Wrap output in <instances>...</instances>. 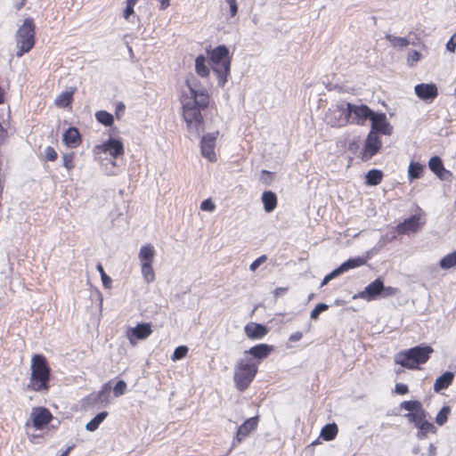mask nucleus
<instances>
[{"label":"nucleus","instance_id":"nucleus-1","mask_svg":"<svg viewBox=\"0 0 456 456\" xmlns=\"http://www.w3.org/2000/svg\"><path fill=\"white\" fill-rule=\"evenodd\" d=\"M189 93H183L181 98L183 118L186 122L188 131L200 136L204 130V119L201 110L209 104V95L205 90L198 91L187 82Z\"/></svg>","mask_w":456,"mask_h":456},{"label":"nucleus","instance_id":"nucleus-2","mask_svg":"<svg viewBox=\"0 0 456 456\" xmlns=\"http://www.w3.org/2000/svg\"><path fill=\"white\" fill-rule=\"evenodd\" d=\"M28 389L35 392L48 390L51 370L43 354H34Z\"/></svg>","mask_w":456,"mask_h":456},{"label":"nucleus","instance_id":"nucleus-3","mask_svg":"<svg viewBox=\"0 0 456 456\" xmlns=\"http://www.w3.org/2000/svg\"><path fill=\"white\" fill-rule=\"evenodd\" d=\"M210 61L213 71L217 77V85L224 87L231 72V60L229 50L225 45H218L210 53Z\"/></svg>","mask_w":456,"mask_h":456},{"label":"nucleus","instance_id":"nucleus-4","mask_svg":"<svg viewBox=\"0 0 456 456\" xmlns=\"http://www.w3.org/2000/svg\"><path fill=\"white\" fill-rule=\"evenodd\" d=\"M433 348L429 346H417L398 353L395 361L397 364L408 369H416L419 364L428 362Z\"/></svg>","mask_w":456,"mask_h":456},{"label":"nucleus","instance_id":"nucleus-5","mask_svg":"<svg viewBox=\"0 0 456 456\" xmlns=\"http://www.w3.org/2000/svg\"><path fill=\"white\" fill-rule=\"evenodd\" d=\"M257 362L248 356L238 362L234 371V382L240 391H244L252 382L257 372Z\"/></svg>","mask_w":456,"mask_h":456},{"label":"nucleus","instance_id":"nucleus-6","mask_svg":"<svg viewBox=\"0 0 456 456\" xmlns=\"http://www.w3.org/2000/svg\"><path fill=\"white\" fill-rule=\"evenodd\" d=\"M35 23L32 18H27L18 28L15 40L18 52L16 55L21 57L29 52L35 45Z\"/></svg>","mask_w":456,"mask_h":456},{"label":"nucleus","instance_id":"nucleus-7","mask_svg":"<svg viewBox=\"0 0 456 456\" xmlns=\"http://www.w3.org/2000/svg\"><path fill=\"white\" fill-rule=\"evenodd\" d=\"M325 121L332 127L346 126L350 123L347 115V102H339L330 108L325 115Z\"/></svg>","mask_w":456,"mask_h":456},{"label":"nucleus","instance_id":"nucleus-8","mask_svg":"<svg viewBox=\"0 0 456 456\" xmlns=\"http://www.w3.org/2000/svg\"><path fill=\"white\" fill-rule=\"evenodd\" d=\"M347 115L351 124L363 126L373 115V110L365 104H354L347 102Z\"/></svg>","mask_w":456,"mask_h":456},{"label":"nucleus","instance_id":"nucleus-9","mask_svg":"<svg viewBox=\"0 0 456 456\" xmlns=\"http://www.w3.org/2000/svg\"><path fill=\"white\" fill-rule=\"evenodd\" d=\"M370 133L377 134L391 135L393 134V126L387 121V116L383 112H375L370 116Z\"/></svg>","mask_w":456,"mask_h":456},{"label":"nucleus","instance_id":"nucleus-10","mask_svg":"<svg viewBox=\"0 0 456 456\" xmlns=\"http://www.w3.org/2000/svg\"><path fill=\"white\" fill-rule=\"evenodd\" d=\"M381 147L382 142L379 135L369 132L364 141L363 149L361 152V159L365 162L370 160L375 155H377Z\"/></svg>","mask_w":456,"mask_h":456},{"label":"nucleus","instance_id":"nucleus-11","mask_svg":"<svg viewBox=\"0 0 456 456\" xmlns=\"http://www.w3.org/2000/svg\"><path fill=\"white\" fill-rule=\"evenodd\" d=\"M383 289V281L380 278L376 279L372 282H370L365 289L355 294L354 298H362L366 301L376 300L379 297H380Z\"/></svg>","mask_w":456,"mask_h":456},{"label":"nucleus","instance_id":"nucleus-12","mask_svg":"<svg viewBox=\"0 0 456 456\" xmlns=\"http://www.w3.org/2000/svg\"><path fill=\"white\" fill-rule=\"evenodd\" d=\"M218 135V131L208 133L201 139V153L202 156L211 162L216 160L215 153L216 140Z\"/></svg>","mask_w":456,"mask_h":456},{"label":"nucleus","instance_id":"nucleus-13","mask_svg":"<svg viewBox=\"0 0 456 456\" xmlns=\"http://www.w3.org/2000/svg\"><path fill=\"white\" fill-rule=\"evenodd\" d=\"M258 424V417H252L246 419L239 428L233 437L232 447L236 444L242 442L252 431H254Z\"/></svg>","mask_w":456,"mask_h":456},{"label":"nucleus","instance_id":"nucleus-14","mask_svg":"<svg viewBox=\"0 0 456 456\" xmlns=\"http://www.w3.org/2000/svg\"><path fill=\"white\" fill-rule=\"evenodd\" d=\"M96 149L102 152L109 153L112 158L117 159L124 155L123 142L118 139L110 138Z\"/></svg>","mask_w":456,"mask_h":456},{"label":"nucleus","instance_id":"nucleus-15","mask_svg":"<svg viewBox=\"0 0 456 456\" xmlns=\"http://www.w3.org/2000/svg\"><path fill=\"white\" fill-rule=\"evenodd\" d=\"M52 418L51 412L42 407L33 409L31 413L33 425L37 429H41L46 426L51 421Z\"/></svg>","mask_w":456,"mask_h":456},{"label":"nucleus","instance_id":"nucleus-16","mask_svg":"<svg viewBox=\"0 0 456 456\" xmlns=\"http://www.w3.org/2000/svg\"><path fill=\"white\" fill-rule=\"evenodd\" d=\"M416 95L423 101L432 102L438 94L437 87L435 84H418L414 87Z\"/></svg>","mask_w":456,"mask_h":456},{"label":"nucleus","instance_id":"nucleus-17","mask_svg":"<svg viewBox=\"0 0 456 456\" xmlns=\"http://www.w3.org/2000/svg\"><path fill=\"white\" fill-rule=\"evenodd\" d=\"M364 264L365 259L362 257L350 258L341 264L338 268L334 269L328 275L330 276V280H333L340 274L347 272L348 270L362 266Z\"/></svg>","mask_w":456,"mask_h":456},{"label":"nucleus","instance_id":"nucleus-18","mask_svg":"<svg viewBox=\"0 0 456 456\" xmlns=\"http://www.w3.org/2000/svg\"><path fill=\"white\" fill-rule=\"evenodd\" d=\"M428 167L441 180H448L452 176V173L444 168L443 161L438 156L430 158Z\"/></svg>","mask_w":456,"mask_h":456},{"label":"nucleus","instance_id":"nucleus-19","mask_svg":"<svg viewBox=\"0 0 456 456\" xmlns=\"http://www.w3.org/2000/svg\"><path fill=\"white\" fill-rule=\"evenodd\" d=\"M420 226V216L418 215H412L409 218H406L403 223H400L397 227V232L399 234H405L410 232H416Z\"/></svg>","mask_w":456,"mask_h":456},{"label":"nucleus","instance_id":"nucleus-20","mask_svg":"<svg viewBox=\"0 0 456 456\" xmlns=\"http://www.w3.org/2000/svg\"><path fill=\"white\" fill-rule=\"evenodd\" d=\"M244 330L247 337L251 339H261L268 332V330L265 325L255 322L248 323L245 326Z\"/></svg>","mask_w":456,"mask_h":456},{"label":"nucleus","instance_id":"nucleus-21","mask_svg":"<svg viewBox=\"0 0 456 456\" xmlns=\"http://www.w3.org/2000/svg\"><path fill=\"white\" fill-rule=\"evenodd\" d=\"M152 333L151 327L149 323H140L136 327L132 328L129 331L128 337L133 343V337L137 339H145Z\"/></svg>","mask_w":456,"mask_h":456},{"label":"nucleus","instance_id":"nucleus-22","mask_svg":"<svg viewBox=\"0 0 456 456\" xmlns=\"http://www.w3.org/2000/svg\"><path fill=\"white\" fill-rule=\"evenodd\" d=\"M454 379V374L452 371H446L441 376H439L434 384V391L436 393L441 392L449 387V386L452 383Z\"/></svg>","mask_w":456,"mask_h":456},{"label":"nucleus","instance_id":"nucleus-23","mask_svg":"<svg viewBox=\"0 0 456 456\" xmlns=\"http://www.w3.org/2000/svg\"><path fill=\"white\" fill-rule=\"evenodd\" d=\"M272 351V346L266 344H259L255 346H252L248 350L245 351V354H250L254 358L258 360H262L265 358Z\"/></svg>","mask_w":456,"mask_h":456},{"label":"nucleus","instance_id":"nucleus-24","mask_svg":"<svg viewBox=\"0 0 456 456\" xmlns=\"http://www.w3.org/2000/svg\"><path fill=\"white\" fill-rule=\"evenodd\" d=\"M155 256V249L151 244H146L141 247L138 258L141 265L152 264Z\"/></svg>","mask_w":456,"mask_h":456},{"label":"nucleus","instance_id":"nucleus-25","mask_svg":"<svg viewBox=\"0 0 456 456\" xmlns=\"http://www.w3.org/2000/svg\"><path fill=\"white\" fill-rule=\"evenodd\" d=\"M80 134L76 127H69L65 131L63 134V142L69 146V147H77L80 142Z\"/></svg>","mask_w":456,"mask_h":456},{"label":"nucleus","instance_id":"nucleus-26","mask_svg":"<svg viewBox=\"0 0 456 456\" xmlns=\"http://www.w3.org/2000/svg\"><path fill=\"white\" fill-rule=\"evenodd\" d=\"M262 202L265 212H273L277 206V197L274 192L267 191L262 194Z\"/></svg>","mask_w":456,"mask_h":456},{"label":"nucleus","instance_id":"nucleus-27","mask_svg":"<svg viewBox=\"0 0 456 456\" xmlns=\"http://www.w3.org/2000/svg\"><path fill=\"white\" fill-rule=\"evenodd\" d=\"M427 411L424 408L416 411L415 412H408L404 415V417L408 419L409 422L413 423L414 426L419 428V427L427 419Z\"/></svg>","mask_w":456,"mask_h":456},{"label":"nucleus","instance_id":"nucleus-28","mask_svg":"<svg viewBox=\"0 0 456 456\" xmlns=\"http://www.w3.org/2000/svg\"><path fill=\"white\" fill-rule=\"evenodd\" d=\"M338 432V426L335 423H330L322 428L320 436L325 441H332L335 439Z\"/></svg>","mask_w":456,"mask_h":456},{"label":"nucleus","instance_id":"nucleus-29","mask_svg":"<svg viewBox=\"0 0 456 456\" xmlns=\"http://www.w3.org/2000/svg\"><path fill=\"white\" fill-rule=\"evenodd\" d=\"M424 166L419 162L411 161L408 168V179L412 182L415 179H419L423 173Z\"/></svg>","mask_w":456,"mask_h":456},{"label":"nucleus","instance_id":"nucleus-30","mask_svg":"<svg viewBox=\"0 0 456 456\" xmlns=\"http://www.w3.org/2000/svg\"><path fill=\"white\" fill-rule=\"evenodd\" d=\"M107 411L99 412L93 419L86 423V429L90 432L95 431L99 428L101 423L107 418Z\"/></svg>","mask_w":456,"mask_h":456},{"label":"nucleus","instance_id":"nucleus-31","mask_svg":"<svg viewBox=\"0 0 456 456\" xmlns=\"http://www.w3.org/2000/svg\"><path fill=\"white\" fill-rule=\"evenodd\" d=\"M195 69L199 76L206 77L209 74V69L206 64V58L203 55H199L195 60Z\"/></svg>","mask_w":456,"mask_h":456},{"label":"nucleus","instance_id":"nucleus-32","mask_svg":"<svg viewBox=\"0 0 456 456\" xmlns=\"http://www.w3.org/2000/svg\"><path fill=\"white\" fill-rule=\"evenodd\" d=\"M383 177V173L379 169H371L370 170L366 175V183L369 185H378L381 183Z\"/></svg>","mask_w":456,"mask_h":456},{"label":"nucleus","instance_id":"nucleus-33","mask_svg":"<svg viewBox=\"0 0 456 456\" xmlns=\"http://www.w3.org/2000/svg\"><path fill=\"white\" fill-rule=\"evenodd\" d=\"M418 429H419V431L416 435L418 439L425 438L427 436V435L429 433H432V434L436 433V428L431 422L428 421L427 419L419 427Z\"/></svg>","mask_w":456,"mask_h":456},{"label":"nucleus","instance_id":"nucleus-34","mask_svg":"<svg viewBox=\"0 0 456 456\" xmlns=\"http://www.w3.org/2000/svg\"><path fill=\"white\" fill-rule=\"evenodd\" d=\"M439 266L444 270H448L456 266V250L444 256L440 260Z\"/></svg>","mask_w":456,"mask_h":456},{"label":"nucleus","instance_id":"nucleus-35","mask_svg":"<svg viewBox=\"0 0 456 456\" xmlns=\"http://www.w3.org/2000/svg\"><path fill=\"white\" fill-rule=\"evenodd\" d=\"M387 40L389 41L391 45L395 48H403L410 45V41L406 37H395L393 35H387Z\"/></svg>","mask_w":456,"mask_h":456},{"label":"nucleus","instance_id":"nucleus-36","mask_svg":"<svg viewBox=\"0 0 456 456\" xmlns=\"http://www.w3.org/2000/svg\"><path fill=\"white\" fill-rule=\"evenodd\" d=\"M95 118L99 123L106 126H111L114 122L113 116L106 110L97 111L95 113Z\"/></svg>","mask_w":456,"mask_h":456},{"label":"nucleus","instance_id":"nucleus-37","mask_svg":"<svg viewBox=\"0 0 456 456\" xmlns=\"http://www.w3.org/2000/svg\"><path fill=\"white\" fill-rule=\"evenodd\" d=\"M142 275L147 283H151L155 280V273L152 268V264L142 265Z\"/></svg>","mask_w":456,"mask_h":456},{"label":"nucleus","instance_id":"nucleus-38","mask_svg":"<svg viewBox=\"0 0 456 456\" xmlns=\"http://www.w3.org/2000/svg\"><path fill=\"white\" fill-rule=\"evenodd\" d=\"M400 408L408 411L409 412H415L416 411H419L423 407L419 401L411 400L402 402L400 404Z\"/></svg>","mask_w":456,"mask_h":456},{"label":"nucleus","instance_id":"nucleus-39","mask_svg":"<svg viewBox=\"0 0 456 456\" xmlns=\"http://www.w3.org/2000/svg\"><path fill=\"white\" fill-rule=\"evenodd\" d=\"M450 413H451V408L447 405L443 406L442 409L439 411V412L436 416V423L438 426H444L446 423Z\"/></svg>","mask_w":456,"mask_h":456},{"label":"nucleus","instance_id":"nucleus-40","mask_svg":"<svg viewBox=\"0 0 456 456\" xmlns=\"http://www.w3.org/2000/svg\"><path fill=\"white\" fill-rule=\"evenodd\" d=\"M187 353H188V347L186 346H179L175 349L173 355H172V360L173 361L181 360L183 357H185Z\"/></svg>","mask_w":456,"mask_h":456},{"label":"nucleus","instance_id":"nucleus-41","mask_svg":"<svg viewBox=\"0 0 456 456\" xmlns=\"http://www.w3.org/2000/svg\"><path fill=\"white\" fill-rule=\"evenodd\" d=\"M329 308V305L324 303H319L311 312L310 318L312 320H316L319 317V314Z\"/></svg>","mask_w":456,"mask_h":456},{"label":"nucleus","instance_id":"nucleus-42","mask_svg":"<svg viewBox=\"0 0 456 456\" xmlns=\"http://www.w3.org/2000/svg\"><path fill=\"white\" fill-rule=\"evenodd\" d=\"M97 271L101 274L102 284L105 288H110L111 284V279L106 274L104 269L101 264H99L96 267Z\"/></svg>","mask_w":456,"mask_h":456},{"label":"nucleus","instance_id":"nucleus-43","mask_svg":"<svg viewBox=\"0 0 456 456\" xmlns=\"http://www.w3.org/2000/svg\"><path fill=\"white\" fill-rule=\"evenodd\" d=\"M138 0H126V6L124 10V18L128 20L129 17L134 13V6Z\"/></svg>","mask_w":456,"mask_h":456},{"label":"nucleus","instance_id":"nucleus-44","mask_svg":"<svg viewBox=\"0 0 456 456\" xmlns=\"http://www.w3.org/2000/svg\"><path fill=\"white\" fill-rule=\"evenodd\" d=\"M126 384L124 380H118L114 388H113V393L115 395V396H120L122 395L125 391H126Z\"/></svg>","mask_w":456,"mask_h":456},{"label":"nucleus","instance_id":"nucleus-45","mask_svg":"<svg viewBox=\"0 0 456 456\" xmlns=\"http://www.w3.org/2000/svg\"><path fill=\"white\" fill-rule=\"evenodd\" d=\"M399 292V289L395 287H386L383 285L382 293L380 295L381 297H388L395 296Z\"/></svg>","mask_w":456,"mask_h":456},{"label":"nucleus","instance_id":"nucleus-46","mask_svg":"<svg viewBox=\"0 0 456 456\" xmlns=\"http://www.w3.org/2000/svg\"><path fill=\"white\" fill-rule=\"evenodd\" d=\"M71 101V94L68 93L61 94L55 101L56 104L67 106Z\"/></svg>","mask_w":456,"mask_h":456},{"label":"nucleus","instance_id":"nucleus-47","mask_svg":"<svg viewBox=\"0 0 456 456\" xmlns=\"http://www.w3.org/2000/svg\"><path fill=\"white\" fill-rule=\"evenodd\" d=\"M63 166L67 168V170H70L74 167L73 164V153L64 154L62 156Z\"/></svg>","mask_w":456,"mask_h":456},{"label":"nucleus","instance_id":"nucleus-48","mask_svg":"<svg viewBox=\"0 0 456 456\" xmlns=\"http://www.w3.org/2000/svg\"><path fill=\"white\" fill-rule=\"evenodd\" d=\"M200 208L203 211L213 212L216 209V205L211 199H207L201 202Z\"/></svg>","mask_w":456,"mask_h":456},{"label":"nucleus","instance_id":"nucleus-49","mask_svg":"<svg viewBox=\"0 0 456 456\" xmlns=\"http://www.w3.org/2000/svg\"><path fill=\"white\" fill-rule=\"evenodd\" d=\"M267 260V256L265 255H262L259 257H257L255 261L251 263L249 265V270L251 272H256V270L265 261Z\"/></svg>","mask_w":456,"mask_h":456},{"label":"nucleus","instance_id":"nucleus-50","mask_svg":"<svg viewBox=\"0 0 456 456\" xmlns=\"http://www.w3.org/2000/svg\"><path fill=\"white\" fill-rule=\"evenodd\" d=\"M419 59H420V53L418 51L413 50L409 53L407 61H408L409 65L412 66L414 63L419 61Z\"/></svg>","mask_w":456,"mask_h":456},{"label":"nucleus","instance_id":"nucleus-51","mask_svg":"<svg viewBox=\"0 0 456 456\" xmlns=\"http://www.w3.org/2000/svg\"><path fill=\"white\" fill-rule=\"evenodd\" d=\"M45 159L49 161H54L56 159H57V152L55 151V150L51 147V146H48L45 148Z\"/></svg>","mask_w":456,"mask_h":456},{"label":"nucleus","instance_id":"nucleus-52","mask_svg":"<svg viewBox=\"0 0 456 456\" xmlns=\"http://www.w3.org/2000/svg\"><path fill=\"white\" fill-rule=\"evenodd\" d=\"M446 50L454 53L456 48V33L453 34L446 43Z\"/></svg>","mask_w":456,"mask_h":456},{"label":"nucleus","instance_id":"nucleus-53","mask_svg":"<svg viewBox=\"0 0 456 456\" xmlns=\"http://www.w3.org/2000/svg\"><path fill=\"white\" fill-rule=\"evenodd\" d=\"M395 391L398 395H406L409 392L408 386L403 383H397L395 387Z\"/></svg>","mask_w":456,"mask_h":456},{"label":"nucleus","instance_id":"nucleus-54","mask_svg":"<svg viewBox=\"0 0 456 456\" xmlns=\"http://www.w3.org/2000/svg\"><path fill=\"white\" fill-rule=\"evenodd\" d=\"M230 6V13L232 17H234L238 12V5L236 0H226Z\"/></svg>","mask_w":456,"mask_h":456},{"label":"nucleus","instance_id":"nucleus-55","mask_svg":"<svg viewBox=\"0 0 456 456\" xmlns=\"http://www.w3.org/2000/svg\"><path fill=\"white\" fill-rule=\"evenodd\" d=\"M303 337V333L301 331H297L295 333H292L290 336H289V340L290 342H297V341H299Z\"/></svg>","mask_w":456,"mask_h":456},{"label":"nucleus","instance_id":"nucleus-56","mask_svg":"<svg viewBox=\"0 0 456 456\" xmlns=\"http://www.w3.org/2000/svg\"><path fill=\"white\" fill-rule=\"evenodd\" d=\"M159 3V9L166 10L170 5V0H157Z\"/></svg>","mask_w":456,"mask_h":456},{"label":"nucleus","instance_id":"nucleus-57","mask_svg":"<svg viewBox=\"0 0 456 456\" xmlns=\"http://www.w3.org/2000/svg\"><path fill=\"white\" fill-rule=\"evenodd\" d=\"M436 447L433 444H429V447H428V454L429 456H435L436 454Z\"/></svg>","mask_w":456,"mask_h":456},{"label":"nucleus","instance_id":"nucleus-58","mask_svg":"<svg viewBox=\"0 0 456 456\" xmlns=\"http://www.w3.org/2000/svg\"><path fill=\"white\" fill-rule=\"evenodd\" d=\"M73 448L74 444L69 445L60 456H68Z\"/></svg>","mask_w":456,"mask_h":456},{"label":"nucleus","instance_id":"nucleus-59","mask_svg":"<svg viewBox=\"0 0 456 456\" xmlns=\"http://www.w3.org/2000/svg\"><path fill=\"white\" fill-rule=\"evenodd\" d=\"M330 281H331V280H330V276L327 274V275L323 278V280H322V283H321V286L322 287V286H324V285L328 284Z\"/></svg>","mask_w":456,"mask_h":456},{"label":"nucleus","instance_id":"nucleus-60","mask_svg":"<svg viewBox=\"0 0 456 456\" xmlns=\"http://www.w3.org/2000/svg\"><path fill=\"white\" fill-rule=\"evenodd\" d=\"M286 290H287V289H284V288H277L275 289V294L276 295H280L281 293H284Z\"/></svg>","mask_w":456,"mask_h":456},{"label":"nucleus","instance_id":"nucleus-61","mask_svg":"<svg viewBox=\"0 0 456 456\" xmlns=\"http://www.w3.org/2000/svg\"><path fill=\"white\" fill-rule=\"evenodd\" d=\"M125 110V105L122 103V102H119L118 105H117V111H122Z\"/></svg>","mask_w":456,"mask_h":456},{"label":"nucleus","instance_id":"nucleus-62","mask_svg":"<svg viewBox=\"0 0 456 456\" xmlns=\"http://www.w3.org/2000/svg\"><path fill=\"white\" fill-rule=\"evenodd\" d=\"M106 388H107V385H105V386L103 387L102 390H101V391L98 393V397H99V398H102V395H103L104 391H105V389H106Z\"/></svg>","mask_w":456,"mask_h":456},{"label":"nucleus","instance_id":"nucleus-63","mask_svg":"<svg viewBox=\"0 0 456 456\" xmlns=\"http://www.w3.org/2000/svg\"><path fill=\"white\" fill-rule=\"evenodd\" d=\"M4 102V91L0 87V104Z\"/></svg>","mask_w":456,"mask_h":456}]
</instances>
